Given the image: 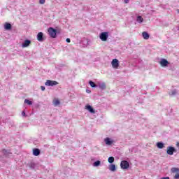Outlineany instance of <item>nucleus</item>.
I'll return each instance as SVG.
<instances>
[{
    "mask_svg": "<svg viewBox=\"0 0 179 179\" xmlns=\"http://www.w3.org/2000/svg\"><path fill=\"white\" fill-rule=\"evenodd\" d=\"M48 33L51 38H57V30L52 27L48 29Z\"/></svg>",
    "mask_w": 179,
    "mask_h": 179,
    "instance_id": "nucleus-1",
    "label": "nucleus"
},
{
    "mask_svg": "<svg viewBox=\"0 0 179 179\" xmlns=\"http://www.w3.org/2000/svg\"><path fill=\"white\" fill-rule=\"evenodd\" d=\"M103 142L106 146H111L115 143V140L110 137H106L103 139Z\"/></svg>",
    "mask_w": 179,
    "mask_h": 179,
    "instance_id": "nucleus-2",
    "label": "nucleus"
},
{
    "mask_svg": "<svg viewBox=\"0 0 179 179\" xmlns=\"http://www.w3.org/2000/svg\"><path fill=\"white\" fill-rule=\"evenodd\" d=\"M176 152H177V150L176 149V148L173 146L167 147L166 153L167 155H169V156H173V155H174V153H176Z\"/></svg>",
    "mask_w": 179,
    "mask_h": 179,
    "instance_id": "nucleus-3",
    "label": "nucleus"
},
{
    "mask_svg": "<svg viewBox=\"0 0 179 179\" xmlns=\"http://www.w3.org/2000/svg\"><path fill=\"white\" fill-rule=\"evenodd\" d=\"M108 36V32H102L99 35V38L101 41H107Z\"/></svg>",
    "mask_w": 179,
    "mask_h": 179,
    "instance_id": "nucleus-4",
    "label": "nucleus"
},
{
    "mask_svg": "<svg viewBox=\"0 0 179 179\" xmlns=\"http://www.w3.org/2000/svg\"><path fill=\"white\" fill-rule=\"evenodd\" d=\"M169 61H167V59H161L159 61V65H161V66H162V68H167V66H169Z\"/></svg>",
    "mask_w": 179,
    "mask_h": 179,
    "instance_id": "nucleus-5",
    "label": "nucleus"
},
{
    "mask_svg": "<svg viewBox=\"0 0 179 179\" xmlns=\"http://www.w3.org/2000/svg\"><path fill=\"white\" fill-rule=\"evenodd\" d=\"M120 166L122 170H127L129 169V163L127 161H122L120 163Z\"/></svg>",
    "mask_w": 179,
    "mask_h": 179,
    "instance_id": "nucleus-6",
    "label": "nucleus"
},
{
    "mask_svg": "<svg viewBox=\"0 0 179 179\" xmlns=\"http://www.w3.org/2000/svg\"><path fill=\"white\" fill-rule=\"evenodd\" d=\"M172 173L174 174V179H179V169L178 168H172Z\"/></svg>",
    "mask_w": 179,
    "mask_h": 179,
    "instance_id": "nucleus-7",
    "label": "nucleus"
},
{
    "mask_svg": "<svg viewBox=\"0 0 179 179\" xmlns=\"http://www.w3.org/2000/svg\"><path fill=\"white\" fill-rule=\"evenodd\" d=\"M111 65L114 69H118V66H120V62L117 59H114L112 60Z\"/></svg>",
    "mask_w": 179,
    "mask_h": 179,
    "instance_id": "nucleus-8",
    "label": "nucleus"
},
{
    "mask_svg": "<svg viewBox=\"0 0 179 179\" xmlns=\"http://www.w3.org/2000/svg\"><path fill=\"white\" fill-rule=\"evenodd\" d=\"M96 85H97V87H99V89H101V90H106V83L98 81L96 82Z\"/></svg>",
    "mask_w": 179,
    "mask_h": 179,
    "instance_id": "nucleus-9",
    "label": "nucleus"
},
{
    "mask_svg": "<svg viewBox=\"0 0 179 179\" xmlns=\"http://www.w3.org/2000/svg\"><path fill=\"white\" fill-rule=\"evenodd\" d=\"M85 108V110H87V111H89L90 114H96V110H94V109L93 108V107H92V106L86 105Z\"/></svg>",
    "mask_w": 179,
    "mask_h": 179,
    "instance_id": "nucleus-10",
    "label": "nucleus"
},
{
    "mask_svg": "<svg viewBox=\"0 0 179 179\" xmlns=\"http://www.w3.org/2000/svg\"><path fill=\"white\" fill-rule=\"evenodd\" d=\"M45 85V86H57V85H58V82L48 80Z\"/></svg>",
    "mask_w": 179,
    "mask_h": 179,
    "instance_id": "nucleus-11",
    "label": "nucleus"
},
{
    "mask_svg": "<svg viewBox=\"0 0 179 179\" xmlns=\"http://www.w3.org/2000/svg\"><path fill=\"white\" fill-rule=\"evenodd\" d=\"M44 34H43V32H39L37 34L36 38L38 40V41H39L40 43H43V41H44Z\"/></svg>",
    "mask_w": 179,
    "mask_h": 179,
    "instance_id": "nucleus-12",
    "label": "nucleus"
},
{
    "mask_svg": "<svg viewBox=\"0 0 179 179\" xmlns=\"http://www.w3.org/2000/svg\"><path fill=\"white\" fill-rule=\"evenodd\" d=\"M30 44H31V41H30V40H25L22 43V48H26L29 47V45H30Z\"/></svg>",
    "mask_w": 179,
    "mask_h": 179,
    "instance_id": "nucleus-13",
    "label": "nucleus"
},
{
    "mask_svg": "<svg viewBox=\"0 0 179 179\" xmlns=\"http://www.w3.org/2000/svg\"><path fill=\"white\" fill-rule=\"evenodd\" d=\"M108 170H110V171H112L113 173H114V171H116L117 167L115 166V164H110L108 166Z\"/></svg>",
    "mask_w": 179,
    "mask_h": 179,
    "instance_id": "nucleus-14",
    "label": "nucleus"
},
{
    "mask_svg": "<svg viewBox=\"0 0 179 179\" xmlns=\"http://www.w3.org/2000/svg\"><path fill=\"white\" fill-rule=\"evenodd\" d=\"M4 29L5 30H10V29H12V24H10L9 22H6L4 24Z\"/></svg>",
    "mask_w": 179,
    "mask_h": 179,
    "instance_id": "nucleus-15",
    "label": "nucleus"
},
{
    "mask_svg": "<svg viewBox=\"0 0 179 179\" xmlns=\"http://www.w3.org/2000/svg\"><path fill=\"white\" fill-rule=\"evenodd\" d=\"M142 36L144 38V40H149V34L146 31H144L142 33Z\"/></svg>",
    "mask_w": 179,
    "mask_h": 179,
    "instance_id": "nucleus-16",
    "label": "nucleus"
},
{
    "mask_svg": "<svg viewBox=\"0 0 179 179\" xmlns=\"http://www.w3.org/2000/svg\"><path fill=\"white\" fill-rule=\"evenodd\" d=\"M33 155H34V156L40 155V150L38 148H34L33 150Z\"/></svg>",
    "mask_w": 179,
    "mask_h": 179,
    "instance_id": "nucleus-17",
    "label": "nucleus"
},
{
    "mask_svg": "<svg viewBox=\"0 0 179 179\" xmlns=\"http://www.w3.org/2000/svg\"><path fill=\"white\" fill-rule=\"evenodd\" d=\"M52 103L55 107H57L61 104V102L58 99H54L52 101Z\"/></svg>",
    "mask_w": 179,
    "mask_h": 179,
    "instance_id": "nucleus-18",
    "label": "nucleus"
},
{
    "mask_svg": "<svg viewBox=\"0 0 179 179\" xmlns=\"http://www.w3.org/2000/svg\"><path fill=\"white\" fill-rule=\"evenodd\" d=\"M157 148H158V149H163V148H164V143L162 142L157 143Z\"/></svg>",
    "mask_w": 179,
    "mask_h": 179,
    "instance_id": "nucleus-19",
    "label": "nucleus"
},
{
    "mask_svg": "<svg viewBox=\"0 0 179 179\" xmlns=\"http://www.w3.org/2000/svg\"><path fill=\"white\" fill-rule=\"evenodd\" d=\"M137 23H143V17L142 16L139 15L136 18Z\"/></svg>",
    "mask_w": 179,
    "mask_h": 179,
    "instance_id": "nucleus-20",
    "label": "nucleus"
},
{
    "mask_svg": "<svg viewBox=\"0 0 179 179\" xmlns=\"http://www.w3.org/2000/svg\"><path fill=\"white\" fill-rule=\"evenodd\" d=\"M169 94L171 96H176V94H177V90L174 89V90H172L171 91H170L169 92Z\"/></svg>",
    "mask_w": 179,
    "mask_h": 179,
    "instance_id": "nucleus-21",
    "label": "nucleus"
},
{
    "mask_svg": "<svg viewBox=\"0 0 179 179\" xmlns=\"http://www.w3.org/2000/svg\"><path fill=\"white\" fill-rule=\"evenodd\" d=\"M101 163V162L96 161L93 163V166H94V167H99V166H100Z\"/></svg>",
    "mask_w": 179,
    "mask_h": 179,
    "instance_id": "nucleus-22",
    "label": "nucleus"
},
{
    "mask_svg": "<svg viewBox=\"0 0 179 179\" xmlns=\"http://www.w3.org/2000/svg\"><path fill=\"white\" fill-rule=\"evenodd\" d=\"M89 84L91 87H97V84L96 85L93 81H90Z\"/></svg>",
    "mask_w": 179,
    "mask_h": 179,
    "instance_id": "nucleus-23",
    "label": "nucleus"
},
{
    "mask_svg": "<svg viewBox=\"0 0 179 179\" xmlns=\"http://www.w3.org/2000/svg\"><path fill=\"white\" fill-rule=\"evenodd\" d=\"M24 103L26 104H28V106H31L33 104V102L29 99H25Z\"/></svg>",
    "mask_w": 179,
    "mask_h": 179,
    "instance_id": "nucleus-24",
    "label": "nucleus"
},
{
    "mask_svg": "<svg viewBox=\"0 0 179 179\" xmlns=\"http://www.w3.org/2000/svg\"><path fill=\"white\" fill-rule=\"evenodd\" d=\"M29 166L30 167V169H36V163L34 162H31L29 164Z\"/></svg>",
    "mask_w": 179,
    "mask_h": 179,
    "instance_id": "nucleus-25",
    "label": "nucleus"
},
{
    "mask_svg": "<svg viewBox=\"0 0 179 179\" xmlns=\"http://www.w3.org/2000/svg\"><path fill=\"white\" fill-rule=\"evenodd\" d=\"M114 157H110L108 159V163H114Z\"/></svg>",
    "mask_w": 179,
    "mask_h": 179,
    "instance_id": "nucleus-26",
    "label": "nucleus"
},
{
    "mask_svg": "<svg viewBox=\"0 0 179 179\" xmlns=\"http://www.w3.org/2000/svg\"><path fill=\"white\" fill-rule=\"evenodd\" d=\"M39 3H41V5H44V3H45V0H39Z\"/></svg>",
    "mask_w": 179,
    "mask_h": 179,
    "instance_id": "nucleus-27",
    "label": "nucleus"
},
{
    "mask_svg": "<svg viewBox=\"0 0 179 179\" xmlns=\"http://www.w3.org/2000/svg\"><path fill=\"white\" fill-rule=\"evenodd\" d=\"M41 89L42 92H44V90H45V87L41 86Z\"/></svg>",
    "mask_w": 179,
    "mask_h": 179,
    "instance_id": "nucleus-28",
    "label": "nucleus"
},
{
    "mask_svg": "<svg viewBox=\"0 0 179 179\" xmlns=\"http://www.w3.org/2000/svg\"><path fill=\"white\" fill-rule=\"evenodd\" d=\"M66 43H71V39L69 38H67L66 39Z\"/></svg>",
    "mask_w": 179,
    "mask_h": 179,
    "instance_id": "nucleus-29",
    "label": "nucleus"
},
{
    "mask_svg": "<svg viewBox=\"0 0 179 179\" xmlns=\"http://www.w3.org/2000/svg\"><path fill=\"white\" fill-rule=\"evenodd\" d=\"M22 117H26V113H24V111H23V112L22 113Z\"/></svg>",
    "mask_w": 179,
    "mask_h": 179,
    "instance_id": "nucleus-30",
    "label": "nucleus"
},
{
    "mask_svg": "<svg viewBox=\"0 0 179 179\" xmlns=\"http://www.w3.org/2000/svg\"><path fill=\"white\" fill-rule=\"evenodd\" d=\"M161 179H170L169 177H164V178H162Z\"/></svg>",
    "mask_w": 179,
    "mask_h": 179,
    "instance_id": "nucleus-31",
    "label": "nucleus"
},
{
    "mask_svg": "<svg viewBox=\"0 0 179 179\" xmlns=\"http://www.w3.org/2000/svg\"><path fill=\"white\" fill-rule=\"evenodd\" d=\"M129 2V0H124V3H128Z\"/></svg>",
    "mask_w": 179,
    "mask_h": 179,
    "instance_id": "nucleus-32",
    "label": "nucleus"
},
{
    "mask_svg": "<svg viewBox=\"0 0 179 179\" xmlns=\"http://www.w3.org/2000/svg\"><path fill=\"white\" fill-rule=\"evenodd\" d=\"M87 93H90V90H86Z\"/></svg>",
    "mask_w": 179,
    "mask_h": 179,
    "instance_id": "nucleus-33",
    "label": "nucleus"
},
{
    "mask_svg": "<svg viewBox=\"0 0 179 179\" xmlns=\"http://www.w3.org/2000/svg\"><path fill=\"white\" fill-rule=\"evenodd\" d=\"M176 145L178 147L179 146V143H177Z\"/></svg>",
    "mask_w": 179,
    "mask_h": 179,
    "instance_id": "nucleus-34",
    "label": "nucleus"
}]
</instances>
